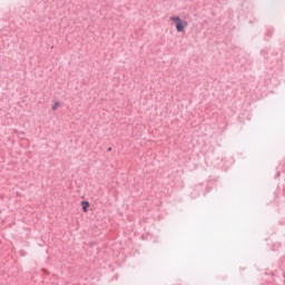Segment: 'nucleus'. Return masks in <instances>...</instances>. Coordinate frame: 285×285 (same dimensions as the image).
<instances>
[{"label":"nucleus","mask_w":285,"mask_h":285,"mask_svg":"<svg viewBox=\"0 0 285 285\" xmlns=\"http://www.w3.org/2000/svg\"><path fill=\"white\" fill-rule=\"evenodd\" d=\"M169 21L174 23L177 32H186V28H188V21L180 19L179 16L169 17Z\"/></svg>","instance_id":"nucleus-1"},{"label":"nucleus","mask_w":285,"mask_h":285,"mask_svg":"<svg viewBox=\"0 0 285 285\" xmlns=\"http://www.w3.org/2000/svg\"><path fill=\"white\" fill-rule=\"evenodd\" d=\"M82 210L83 213H88V207L90 206V203L88 202H81Z\"/></svg>","instance_id":"nucleus-2"},{"label":"nucleus","mask_w":285,"mask_h":285,"mask_svg":"<svg viewBox=\"0 0 285 285\" xmlns=\"http://www.w3.org/2000/svg\"><path fill=\"white\" fill-rule=\"evenodd\" d=\"M58 108H61V102L59 101L53 102V105L51 106V110H57Z\"/></svg>","instance_id":"nucleus-3"}]
</instances>
